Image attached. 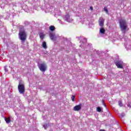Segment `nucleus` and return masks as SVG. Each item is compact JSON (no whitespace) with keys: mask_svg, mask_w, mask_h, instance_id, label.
<instances>
[{"mask_svg":"<svg viewBox=\"0 0 131 131\" xmlns=\"http://www.w3.org/2000/svg\"><path fill=\"white\" fill-rule=\"evenodd\" d=\"M19 38L21 41V43H24L27 38V34L24 30V27L20 26L19 27V32L18 34Z\"/></svg>","mask_w":131,"mask_h":131,"instance_id":"nucleus-1","label":"nucleus"},{"mask_svg":"<svg viewBox=\"0 0 131 131\" xmlns=\"http://www.w3.org/2000/svg\"><path fill=\"white\" fill-rule=\"evenodd\" d=\"M119 24L122 33L125 34L126 32L129 30V29L127 26V23H126V21H125V19H121L119 20Z\"/></svg>","mask_w":131,"mask_h":131,"instance_id":"nucleus-2","label":"nucleus"},{"mask_svg":"<svg viewBox=\"0 0 131 131\" xmlns=\"http://www.w3.org/2000/svg\"><path fill=\"white\" fill-rule=\"evenodd\" d=\"M38 67L41 72H45L47 70V67L45 63L38 64Z\"/></svg>","mask_w":131,"mask_h":131,"instance_id":"nucleus-3","label":"nucleus"},{"mask_svg":"<svg viewBox=\"0 0 131 131\" xmlns=\"http://www.w3.org/2000/svg\"><path fill=\"white\" fill-rule=\"evenodd\" d=\"M18 90L20 94H24V93L25 92V86L24 84H20V83H19L18 86Z\"/></svg>","mask_w":131,"mask_h":131,"instance_id":"nucleus-4","label":"nucleus"},{"mask_svg":"<svg viewBox=\"0 0 131 131\" xmlns=\"http://www.w3.org/2000/svg\"><path fill=\"white\" fill-rule=\"evenodd\" d=\"M115 64L118 67V68H120L122 69L123 68V62L120 60H117L115 62Z\"/></svg>","mask_w":131,"mask_h":131,"instance_id":"nucleus-5","label":"nucleus"},{"mask_svg":"<svg viewBox=\"0 0 131 131\" xmlns=\"http://www.w3.org/2000/svg\"><path fill=\"white\" fill-rule=\"evenodd\" d=\"M82 107V104H79L73 107L74 111H80V110H81V107Z\"/></svg>","mask_w":131,"mask_h":131,"instance_id":"nucleus-6","label":"nucleus"},{"mask_svg":"<svg viewBox=\"0 0 131 131\" xmlns=\"http://www.w3.org/2000/svg\"><path fill=\"white\" fill-rule=\"evenodd\" d=\"M105 19L103 17H100L99 20V26L103 27L104 26V22Z\"/></svg>","mask_w":131,"mask_h":131,"instance_id":"nucleus-7","label":"nucleus"},{"mask_svg":"<svg viewBox=\"0 0 131 131\" xmlns=\"http://www.w3.org/2000/svg\"><path fill=\"white\" fill-rule=\"evenodd\" d=\"M64 19L67 22L70 23L71 21H72V19L70 17V15H69V14L66 15L64 16Z\"/></svg>","mask_w":131,"mask_h":131,"instance_id":"nucleus-8","label":"nucleus"},{"mask_svg":"<svg viewBox=\"0 0 131 131\" xmlns=\"http://www.w3.org/2000/svg\"><path fill=\"white\" fill-rule=\"evenodd\" d=\"M49 35H50V38H51V39H52V40H55V34L54 33H50Z\"/></svg>","mask_w":131,"mask_h":131,"instance_id":"nucleus-9","label":"nucleus"},{"mask_svg":"<svg viewBox=\"0 0 131 131\" xmlns=\"http://www.w3.org/2000/svg\"><path fill=\"white\" fill-rule=\"evenodd\" d=\"M4 119H5L6 123L9 124V123H10V122H11V118H10V117H8V118L5 117Z\"/></svg>","mask_w":131,"mask_h":131,"instance_id":"nucleus-10","label":"nucleus"},{"mask_svg":"<svg viewBox=\"0 0 131 131\" xmlns=\"http://www.w3.org/2000/svg\"><path fill=\"white\" fill-rule=\"evenodd\" d=\"M42 47L43 49H48V46H47V42L43 41L42 43Z\"/></svg>","mask_w":131,"mask_h":131,"instance_id":"nucleus-11","label":"nucleus"},{"mask_svg":"<svg viewBox=\"0 0 131 131\" xmlns=\"http://www.w3.org/2000/svg\"><path fill=\"white\" fill-rule=\"evenodd\" d=\"M45 34H43V33L41 32L39 34V36H40V38H41V39H43V38H45Z\"/></svg>","mask_w":131,"mask_h":131,"instance_id":"nucleus-12","label":"nucleus"},{"mask_svg":"<svg viewBox=\"0 0 131 131\" xmlns=\"http://www.w3.org/2000/svg\"><path fill=\"white\" fill-rule=\"evenodd\" d=\"M49 29H50V30H51V31H54L55 30V29H56V28H55V26H51L49 27Z\"/></svg>","mask_w":131,"mask_h":131,"instance_id":"nucleus-13","label":"nucleus"},{"mask_svg":"<svg viewBox=\"0 0 131 131\" xmlns=\"http://www.w3.org/2000/svg\"><path fill=\"white\" fill-rule=\"evenodd\" d=\"M100 32L102 33V34H104L105 33V29L103 28L100 29Z\"/></svg>","mask_w":131,"mask_h":131,"instance_id":"nucleus-14","label":"nucleus"},{"mask_svg":"<svg viewBox=\"0 0 131 131\" xmlns=\"http://www.w3.org/2000/svg\"><path fill=\"white\" fill-rule=\"evenodd\" d=\"M96 110L97 112H102V108L100 107H97Z\"/></svg>","mask_w":131,"mask_h":131,"instance_id":"nucleus-15","label":"nucleus"},{"mask_svg":"<svg viewBox=\"0 0 131 131\" xmlns=\"http://www.w3.org/2000/svg\"><path fill=\"white\" fill-rule=\"evenodd\" d=\"M75 96L73 95V96H72V101L73 102H74V101H75Z\"/></svg>","mask_w":131,"mask_h":131,"instance_id":"nucleus-16","label":"nucleus"},{"mask_svg":"<svg viewBox=\"0 0 131 131\" xmlns=\"http://www.w3.org/2000/svg\"><path fill=\"white\" fill-rule=\"evenodd\" d=\"M104 10L105 11V12H106V14H108V9H107V8L104 7Z\"/></svg>","mask_w":131,"mask_h":131,"instance_id":"nucleus-17","label":"nucleus"},{"mask_svg":"<svg viewBox=\"0 0 131 131\" xmlns=\"http://www.w3.org/2000/svg\"><path fill=\"white\" fill-rule=\"evenodd\" d=\"M119 105L120 107H122V102L121 101H119Z\"/></svg>","mask_w":131,"mask_h":131,"instance_id":"nucleus-18","label":"nucleus"},{"mask_svg":"<svg viewBox=\"0 0 131 131\" xmlns=\"http://www.w3.org/2000/svg\"><path fill=\"white\" fill-rule=\"evenodd\" d=\"M5 71L6 72H8V68H7V67H5Z\"/></svg>","mask_w":131,"mask_h":131,"instance_id":"nucleus-19","label":"nucleus"},{"mask_svg":"<svg viewBox=\"0 0 131 131\" xmlns=\"http://www.w3.org/2000/svg\"><path fill=\"white\" fill-rule=\"evenodd\" d=\"M84 42H86V39L84 38Z\"/></svg>","mask_w":131,"mask_h":131,"instance_id":"nucleus-20","label":"nucleus"},{"mask_svg":"<svg viewBox=\"0 0 131 131\" xmlns=\"http://www.w3.org/2000/svg\"><path fill=\"white\" fill-rule=\"evenodd\" d=\"M90 10H91L92 11H93V7H90Z\"/></svg>","mask_w":131,"mask_h":131,"instance_id":"nucleus-21","label":"nucleus"},{"mask_svg":"<svg viewBox=\"0 0 131 131\" xmlns=\"http://www.w3.org/2000/svg\"><path fill=\"white\" fill-rule=\"evenodd\" d=\"M99 131H105L104 129H100Z\"/></svg>","mask_w":131,"mask_h":131,"instance_id":"nucleus-22","label":"nucleus"},{"mask_svg":"<svg viewBox=\"0 0 131 131\" xmlns=\"http://www.w3.org/2000/svg\"><path fill=\"white\" fill-rule=\"evenodd\" d=\"M43 127H45V128L46 129V126L45 125L43 126Z\"/></svg>","mask_w":131,"mask_h":131,"instance_id":"nucleus-23","label":"nucleus"},{"mask_svg":"<svg viewBox=\"0 0 131 131\" xmlns=\"http://www.w3.org/2000/svg\"><path fill=\"white\" fill-rule=\"evenodd\" d=\"M129 106L128 104V107Z\"/></svg>","mask_w":131,"mask_h":131,"instance_id":"nucleus-24","label":"nucleus"}]
</instances>
